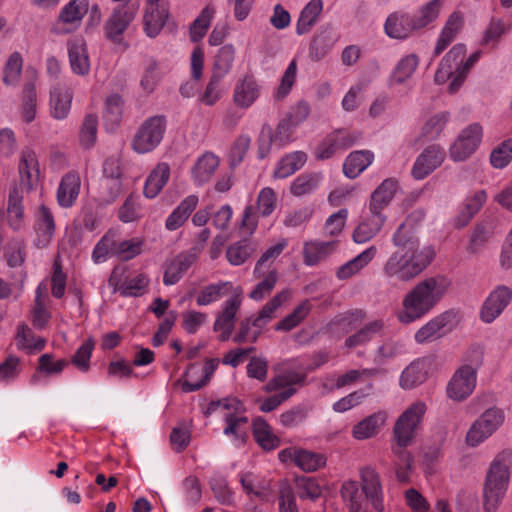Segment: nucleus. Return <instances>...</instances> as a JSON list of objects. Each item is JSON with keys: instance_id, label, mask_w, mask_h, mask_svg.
<instances>
[{"instance_id": "1", "label": "nucleus", "mask_w": 512, "mask_h": 512, "mask_svg": "<svg viewBox=\"0 0 512 512\" xmlns=\"http://www.w3.org/2000/svg\"><path fill=\"white\" fill-rule=\"evenodd\" d=\"M397 248L383 266L386 277L400 282H409L419 276L432 262L435 252L432 247L421 248L418 237L402 223L392 237Z\"/></svg>"}, {"instance_id": "2", "label": "nucleus", "mask_w": 512, "mask_h": 512, "mask_svg": "<svg viewBox=\"0 0 512 512\" xmlns=\"http://www.w3.org/2000/svg\"><path fill=\"white\" fill-rule=\"evenodd\" d=\"M450 286V281L441 275L418 282L403 298L402 309L397 319L402 324L419 320L432 310L442 299Z\"/></svg>"}, {"instance_id": "3", "label": "nucleus", "mask_w": 512, "mask_h": 512, "mask_svg": "<svg viewBox=\"0 0 512 512\" xmlns=\"http://www.w3.org/2000/svg\"><path fill=\"white\" fill-rule=\"evenodd\" d=\"M361 488L365 498L360 494L358 483L354 480L345 481L341 487V495L349 512H368L369 502L377 512L384 511V492L380 476L370 466L360 470Z\"/></svg>"}, {"instance_id": "4", "label": "nucleus", "mask_w": 512, "mask_h": 512, "mask_svg": "<svg viewBox=\"0 0 512 512\" xmlns=\"http://www.w3.org/2000/svg\"><path fill=\"white\" fill-rule=\"evenodd\" d=\"M512 454L499 453L491 462L486 473L483 488V509L485 512H495L502 502L510 482Z\"/></svg>"}, {"instance_id": "5", "label": "nucleus", "mask_w": 512, "mask_h": 512, "mask_svg": "<svg viewBox=\"0 0 512 512\" xmlns=\"http://www.w3.org/2000/svg\"><path fill=\"white\" fill-rule=\"evenodd\" d=\"M304 380V374L293 370L284 371L271 378L264 386V391L267 393L279 391V393L263 400L260 410L265 413L275 410L296 393L297 390L293 386L302 384Z\"/></svg>"}, {"instance_id": "6", "label": "nucleus", "mask_w": 512, "mask_h": 512, "mask_svg": "<svg viewBox=\"0 0 512 512\" xmlns=\"http://www.w3.org/2000/svg\"><path fill=\"white\" fill-rule=\"evenodd\" d=\"M427 411L423 401H416L408 406L397 418L393 427V439L402 448L412 445Z\"/></svg>"}, {"instance_id": "7", "label": "nucleus", "mask_w": 512, "mask_h": 512, "mask_svg": "<svg viewBox=\"0 0 512 512\" xmlns=\"http://www.w3.org/2000/svg\"><path fill=\"white\" fill-rule=\"evenodd\" d=\"M138 9V3L123 4L115 7L103 25L105 38L126 50L128 44L123 40V34L134 21Z\"/></svg>"}, {"instance_id": "8", "label": "nucleus", "mask_w": 512, "mask_h": 512, "mask_svg": "<svg viewBox=\"0 0 512 512\" xmlns=\"http://www.w3.org/2000/svg\"><path fill=\"white\" fill-rule=\"evenodd\" d=\"M166 124V118L163 115L152 116L145 120L134 136L133 149L138 153H147L155 149L163 139Z\"/></svg>"}, {"instance_id": "9", "label": "nucleus", "mask_w": 512, "mask_h": 512, "mask_svg": "<svg viewBox=\"0 0 512 512\" xmlns=\"http://www.w3.org/2000/svg\"><path fill=\"white\" fill-rule=\"evenodd\" d=\"M505 416L499 408H489L477 418L466 435L468 446H478L489 438L504 422Z\"/></svg>"}, {"instance_id": "10", "label": "nucleus", "mask_w": 512, "mask_h": 512, "mask_svg": "<svg viewBox=\"0 0 512 512\" xmlns=\"http://www.w3.org/2000/svg\"><path fill=\"white\" fill-rule=\"evenodd\" d=\"M476 369L463 365L456 370L447 384L446 394L453 401L461 402L467 399L476 387Z\"/></svg>"}, {"instance_id": "11", "label": "nucleus", "mask_w": 512, "mask_h": 512, "mask_svg": "<svg viewBox=\"0 0 512 512\" xmlns=\"http://www.w3.org/2000/svg\"><path fill=\"white\" fill-rule=\"evenodd\" d=\"M483 135L482 126L473 123L463 129L450 147V157L454 161H464L478 148Z\"/></svg>"}, {"instance_id": "12", "label": "nucleus", "mask_w": 512, "mask_h": 512, "mask_svg": "<svg viewBox=\"0 0 512 512\" xmlns=\"http://www.w3.org/2000/svg\"><path fill=\"white\" fill-rule=\"evenodd\" d=\"M88 5V0H70L60 11L53 31L57 34H67L76 30L88 11Z\"/></svg>"}, {"instance_id": "13", "label": "nucleus", "mask_w": 512, "mask_h": 512, "mask_svg": "<svg viewBox=\"0 0 512 512\" xmlns=\"http://www.w3.org/2000/svg\"><path fill=\"white\" fill-rule=\"evenodd\" d=\"M446 153L439 145L426 147L416 158L411 174L414 179L422 180L437 169L444 161Z\"/></svg>"}, {"instance_id": "14", "label": "nucleus", "mask_w": 512, "mask_h": 512, "mask_svg": "<svg viewBox=\"0 0 512 512\" xmlns=\"http://www.w3.org/2000/svg\"><path fill=\"white\" fill-rule=\"evenodd\" d=\"M512 298V290L505 286H497L485 300L481 309V319L485 323L493 322L507 307Z\"/></svg>"}, {"instance_id": "15", "label": "nucleus", "mask_w": 512, "mask_h": 512, "mask_svg": "<svg viewBox=\"0 0 512 512\" xmlns=\"http://www.w3.org/2000/svg\"><path fill=\"white\" fill-rule=\"evenodd\" d=\"M384 30L390 38L404 40L419 30V28L413 15L404 12H394L387 17Z\"/></svg>"}, {"instance_id": "16", "label": "nucleus", "mask_w": 512, "mask_h": 512, "mask_svg": "<svg viewBox=\"0 0 512 512\" xmlns=\"http://www.w3.org/2000/svg\"><path fill=\"white\" fill-rule=\"evenodd\" d=\"M241 306V298L233 296L223 304L222 311L217 315L213 329L220 332L219 340L227 341L234 329L236 314Z\"/></svg>"}, {"instance_id": "17", "label": "nucleus", "mask_w": 512, "mask_h": 512, "mask_svg": "<svg viewBox=\"0 0 512 512\" xmlns=\"http://www.w3.org/2000/svg\"><path fill=\"white\" fill-rule=\"evenodd\" d=\"M34 230L36 246L39 248L47 247L55 233V221L52 212L45 205H41L36 213Z\"/></svg>"}, {"instance_id": "18", "label": "nucleus", "mask_w": 512, "mask_h": 512, "mask_svg": "<svg viewBox=\"0 0 512 512\" xmlns=\"http://www.w3.org/2000/svg\"><path fill=\"white\" fill-rule=\"evenodd\" d=\"M279 459L282 462L292 457L295 464L304 471H315L326 462V457L314 450H281Z\"/></svg>"}, {"instance_id": "19", "label": "nucleus", "mask_w": 512, "mask_h": 512, "mask_svg": "<svg viewBox=\"0 0 512 512\" xmlns=\"http://www.w3.org/2000/svg\"><path fill=\"white\" fill-rule=\"evenodd\" d=\"M69 62L73 73L85 76L90 72L87 46L82 38H74L67 43Z\"/></svg>"}, {"instance_id": "20", "label": "nucleus", "mask_w": 512, "mask_h": 512, "mask_svg": "<svg viewBox=\"0 0 512 512\" xmlns=\"http://www.w3.org/2000/svg\"><path fill=\"white\" fill-rule=\"evenodd\" d=\"M260 86L253 75H245L236 84L233 92L234 103L241 108H249L259 97Z\"/></svg>"}, {"instance_id": "21", "label": "nucleus", "mask_w": 512, "mask_h": 512, "mask_svg": "<svg viewBox=\"0 0 512 512\" xmlns=\"http://www.w3.org/2000/svg\"><path fill=\"white\" fill-rule=\"evenodd\" d=\"M197 253L193 250L178 254L168 265L164 273L163 282L165 285L176 284L191 265L196 261Z\"/></svg>"}, {"instance_id": "22", "label": "nucleus", "mask_w": 512, "mask_h": 512, "mask_svg": "<svg viewBox=\"0 0 512 512\" xmlns=\"http://www.w3.org/2000/svg\"><path fill=\"white\" fill-rule=\"evenodd\" d=\"M72 102V92L64 84H55L50 92L51 114L55 119L62 120L67 117Z\"/></svg>"}, {"instance_id": "23", "label": "nucleus", "mask_w": 512, "mask_h": 512, "mask_svg": "<svg viewBox=\"0 0 512 512\" xmlns=\"http://www.w3.org/2000/svg\"><path fill=\"white\" fill-rule=\"evenodd\" d=\"M450 319L451 315L449 313L434 317L415 333V341L423 344L441 338L446 333V327Z\"/></svg>"}, {"instance_id": "24", "label": "nucleus", "mask_w": 512, "mask_h": 512, "mask_svg": "<svg viewBox=\"0 0 512 512\" xmlns=\"http://www.w3.org/2000/svg\"><path fill=\"white\" fill-rule=\"evenodd\" d=\"M387 413L385 411L375 412L357 423L352 430L354 438L365 440L376 436L385 425Z\"/></svg>"}, {"instance_id": "25", "label": "nucleus", "mask_w": 512, "mask_h": 512, "mask_svg": "<svg viewBox=\"0 0 512 512\" xmlns=\"http://www.w3.org/2000/svg\"><path fill=\"white\" fill-rule=\"evenodd\" d=\"M397 181L393 178L385 179L371 194L370 213L383 214L382 211L389 205L397 190Z\"/></svg>"}, {"instance_id": "26", "label": "nucleus", "mask_w": 512, "mask_h": 512, "mask_svg": "<svg viewBox=\"0 0 512 512\" xmlns=\"http://www.w3.org/2000/svg\"><path fill=\"white\" fill-rule=\"evenodd\" d=\"M19 174L21 185L27 190H31L38 182L40 175L38 161L32 150L26 149L22 151L19 163Z\"/></svg>"}, {"instance_id": "27", "label": "nucleus", "mask_w": 512, "mask_h": 512, "mask_svg": "<svg viewBox=\"0 0 512 512\" xmlns=\"http://www.w3.org/2000/svg\"><path fill=\"white\" fill-rule=\"evenodd\" d=\"M429 362L422 358L410 363L401 374L400 385L404 389L415 388L427 380Z\"/></svg>"}, {"instance_id": "28", "label": "nucleus", "mask_w": 512, "mask_h": 512, "mask_svg": "<svg viewBox=\"0 0 512 512\" xmlns=\"http://www.w3.org/2000/svg\"><path fill=\"white\" fill-rule=\"evenodd\" d=\"M385 221V215L370 213V216L365 218L355 228L353 232V240L356 243H365L371 240L381 231Z\"/></svg>"}, {"instance_id": "29", "label": "nucleus", "mask_w": 512, "mask_h": 512, "mask_svg": "<svg viewBox=\"0 0 512 512\" xmlns=\"http://www.w3.org/2000/svg\"><path fill=\"white\" fill-rule=\"evenodd\" d=\"M198 202L199 198L196 195H189L183 199L166 219V228L170 231L180 228L195 210Z\"/></svg>"}, {"instance_id": "30", "label": "nucleus", "mask_w": 512, "mask_h": 512, "mask_svg": "<svg viewBox=\"0 0 512 512\" xmlns=\"http://www.w3.org/2000/svg\"><path fill=\"white\" fill-rule=\"evenodd\" d=\"M337 247V241H310L304 244V263L309 266L318 264L331 255Z\"/></svg>"}, {"instance_id": "31", "label": "nucleus", "mask_w": 512, "mask_h": 512, "mask_svg": "<svg viewBox=\"0 0 512 512\" xmlns=\"http://www.w3.org/2000/svg\"><path fill=\"white\" fill-rule=\"evenodd\" d=\"M80 191V178L75 173H67L61 179L57 200L62 207H71Z\"/></svg>"}, {"instance_id": "32", "label": "nucleus", "mask_w": 512, "mask_h": 512, "mask_svg": "<svg viewBox=\"0 0 512 512\" xmlns=\"http://www.w3.org/2000/svg\"><path fill=\"white\" fill-rule=\"evenodd\" d=\"M376 253V247L370 246L355 258L340 266L336 273L337 278L344 280L354 276L374 259Z\"/></svg>"}, {"instance_id": "33", "label": "nucleus", "mask_w": 512, "mask_h": 512, "mask_svg": "<svg viewBox=\"0 0 512 512\" xmlns=\"http://www.w3.org/2000/svg\"><path fill=\"white\" fill-rule=\"evenodd\" d=\"M486 199L487 194L484 190L477 191L472 197L467 198L464 207L454 219V226L456 228L465 227L482 208Z\"/></svg>"}, {"instance_id": "34", "label": "nucleus", "mask_w": 512, "mask_h": 512, "mask_svg": "<svg viewBox=\"0 0 512 512\" xmlns=\"http://www.w3.org/2000/svg\"><path fill=\"white\" fill-rule=\"evenodd\" d=\"M373 159L374 155L369 150L353 151L343 164V172L349 178H356L372 163Z\"/></svg>"}, {"instance_id": "35", "label": "nucleus", "mask_w": 512, "mask_h": 512, "mask_svg": "<svg viewBox=\"0 0 512 512\" xmlns=\"http://www.w3.org/2000/svg\"><path fill=\"white\" fill-rule=\"evenodd\" d=\"M291 290L284 289L278 292L270 301H268L259 311L258 316L253 319L252 325L257 328H262L273 317L277 309H279L285 302L291 298Z\"/></svg>"}, {"instance_id": "36", "label": "nucleus", "mask_w": 512, "mask_h": 512, "mask_svg": "<svg viewBox=\"0 0 512 512\" xmlns=\"http://www.w3.org/2000/svg\"><path fill=\"white\" fill-rule=\"evenodd\" d=\"M170 177V169L166 163L158 164L148 176L145 186L144 195L147 198L156 197L163 187L167 184Z\"/></svg>"}, {"instance_id": "37", "label": "nucleus", "mask_w": 512, "mask_h": 512, "mask_svg": "<svg viewBox=\"0 0 512 512\" xmlns=\"http://www.w3.org/2000/svg\"><path fill=\"white\" fill-rule=\"evenodd\" d=\"M235 47L232 44H226L218 49L214 56L211 75L224 78L230 73L235 60Z\"/></svg>"}, {"instance_id": "38", "label": "nucleus", "mask_w": 512, "mask_h": 512, "mask_svg": "<svg viewBox=\"0 0 512 512\" xmlns=\"http://www.w3.org/2000/svg\"><path fill=\"white\" fill-rule=\"evenodd\" d=\"M323 9L322 0L309 1L300 13L296 24V32L299 35L306 34L315 25Z\"/></svg>"}, {"instance_id": "39", "label": "nucleus", "mask_w": 512, "mask_h": 512, "mask_svg": "<svg viewBox=\"0 0 512 512\" xmlns=\"http://www.w3.org/2000/svg\"><path fill=\"white\" fill-rule=\"evenodd\" d=\"M219 166V159L213 153L203 154L196 162L192 174L195 182L202 185L210 180Z\"/></svg>"}, {"instance_id": "40", "label": "nucleus", "mask_w": 512, "mask_h": 512, "mask_svg": "<svg viewBox=\"0 0 512 512\" xmlns=\"http://www.w3.org/2000/svg\"><path fill=\"white\" fill-rule=\"evenodd\" d=\"M253 435L261 448H277L281 440L276 436L270 425L261 417H257L252 423Z\"/></svg>"}, {"instance_id": "41", "label": "nucleus", "mask_w": 512, "mask_h": 512, "mask_svg": "<svg viewBox=\"0 0 512 512\" xmlns=\"http://www.w3.org/2000/svg\"><path fill=\"white\" fill-rule=\"evenodd\" d=\"M462 26V17L458 12H453L444 28L442 29V32L440 34V37L437 41L434 54L435 56L440 55L447 46L454 40L456 34L459 32L460 28Z\"/></svg>"}, {"instance_id": "42", "label": "nucleus", "mask_w": 512, "mask_h": 512, "mask_svg": "<svg viewBox=\"0 0 512 512\" xmlns=\"http://www.w3.org/2000/svg\"><path fill=\"white\" fill-rule=\"evenodd\" d=\"M166 15L159 9L158 4L147 3L143 16L144 30L149 37L159 34L165 24Z\"/></svg>"}, {"instance_id": "43", "label": "nucleus", "mask_w": 512, "mask_h": 512, "mask_svg": "<svg viewBox=\"0 0 512 512\" xmlns=\"http://www.w3.org/2000/svg\"><path fill=\"white\" fill-rule=\"evenodd\" d=\"M256 251V246L248 239L237 241L226 250V258L231 265L239 266L246 262Z\"/></svg>"}, {"instance_id": "44", "label": "nucleus", "mask_w": 512, "mask_h": 512, "mask_svg": "<svg viewBox=\"0 0 512 512\" xmlns=\"http://www.w3.org/2000/svg\"><path fill=\"white\" fill-rule=\"evenodd\" d=\"M16 339L18 348L29 354L43 350L46 345V339L36 336L25 324L18 327Z\"/></svg>"}, {"instance_id": "45", "label": "nucleus", "mask_w": 512, "mask_h": 512, "mask_svg": "<svg viewBox=\"0 0 512 512\" xmlns=\"http://www.w3.org/2000/svg\"><path fill=\"white\" fill-rule=\"evenodd\" d=\"M307 155L302 151H295L283 157L274 171L276 178H286L299 169L306 163Z\"/></svg>"}, {"instance_id": "46", "label": "nucleus", "mask_w": 512, "mask_h": 512, "mask_svg": "<svg viewBox=\"0 0 512 512\" xmlns=\"http://www.w3.org/2000/svg\"><path fill=\"white\" fill-rule=\"evenodd\" d=\"M419 65V57L416 54H408L401 58L396 64L391 81L395 84H403L412 77Z\"/></svg>"}, {"instance_id": "47", "label": "nucleus", "mask_w": 512, "mask_h": 512, "mask_svg": "<svg viewBox=\"0 0 512 512\" xmlns=\"http://www.w3.org/2000/svg\"><path fill=\"white\" fill-rule=\"evenodd\" d=\"M312 305L309 300L302 301L294 310L278 322L274 329L276 331L288 332L297 327L310 313Z\"/></svg>"}, {"instance_id": "48", "label": "nucleus", "mask_w": 512, "mask_h": 512, "mask_svg": "<svg viewBox=\"0 0 512 512\" xmlns=\"http://www.w3.org/2000/svg\"><path fill=\"white\" fill-rule=\"evenodd\" d=\"M7 221L14 231H19L24 226V209L22 197L14 189L10 195L7 206Z\"/></svg>"}, {"instance_id": "49", "label": "nucleus", "mask_w": 512, "mask_h": 512, "mask_svg": "<svg viewBox=\"0 0 512 512\" xmlns=\"http://www.w3.org/2000/svg\"><path fill=\"white\" fill-rule=\"evenodd\" d=\"M231 287L232 284L230 282L222 281L207 285L200 290L196 298V303L198 306H206L216 302L227 295Z\"/></svg>"}, {"instance_id": "50", "label": "nucleus", "mask_w": 512, "mask_h": 512, "mask_svg": "<svg viewBox=\"0 0 512 512\" xmlns=\"http://www.w3.org/2000/svg\"><path fill=\"white\" fill-rule=\"evenodd\" d=\"M384 327V322L382 320H375L368 324H366L361 330L357 333L349 336L345 340V345L349 348H354L360 345H363L370 341L372 337L380 332Z\"/></svg>"}, {"instance_id": "51", "label": "nucleus", "mask_w": 512, "mask_h": 512, "mask_svg": "<svg viewBox=\"0 0 512 512\" xmlns=\"http://www.w3.org/2000/svg\"><path fill=\"white\" fill-rule=\"evenodd\" d=\"M149 279L145 274H138L125 279L117 288L124 297H138L145 293Z\"/></svg>"}, {"instance_id": "52", "label": "nucleus", "mask_w": 512, "mask_h": 512, "mask_svg": "<svg viewBox=\"0 0 512 512\" xmlns=\"http://www.w3.org/2000/svg\"><path fill=\"white\" fill-rule=\"evenodd\" d=\"M214 13L215 10L213 7L206 6L194 20L190 26V38L193 42H198L205 36Z\"/></svg>"}, {"instance_id": "53", "label": "nucleus", "mask_w": 512, "mask_h": 512, "mask_svg": "<svg viewBox=\"0 0 512 512\" xmlns=\"http://www.w3.org/2000/svg\"><path fill=\"white\" fill-rule=\"evenodd\" d=\"M494 230V223L490 219H486L478 223L470 238L469 249L475 253L480 247H482L488 239L492 236Z\"/></svg>"}, {"instance_id": "54", "label": "nucleus", "mask_w": 512, "mask_h": 512, "mask_svg": "<svg viewBox=\"0 0 512 512\" xmlns=\"http://www.w3.org/2000/svg\"><path fill=\"white\" fill-rule=\"evenodd\" d=\"M226 427L224 434L227 436L233 435L236 439H240L244 443L247 437V424L248 418L246 416H236L234 413H227L224 417Z\"/></svg>"}, {"instance_id": "55", "label": "nucleus", "mask_w": 512, "mask_h": 512, "mask_svg": "<svg viewBox=\"0 0 512 512\" xmlns=\"http://www.w3.org/2000/svg\"><path fill=\"white\" fill-rule=\"evenodd\" d=\"M442 6L443 0H431L420 7L418 14L413 15L419 30L428 26L438 18Z\"/></svg>"}, {"instance_id": "56", "label": "nucleus", "mask_w": 512, "mask_h": 512, "mask_svg": "<svg viewBox=\"0 0 512 512\" xmlns=\"http://www.w3.org/2000/svg\"><path fill=\"white\" fill-rule=\"evenodd\" d=\"M319 180L318 174H301L292 183L290 192L298 197L310 194L317 188Z\"/></svg>"}, {"instance_id": "57", "label": "nucleus", "mask_w": 512, "mask_h": 512, "mask_svg": "<svg viewBox=\"0 0 512 512\" xmlns=\"http://www.w3.org/2000/svg\"><path fill=\"white\" fill-rule=\"evenodd\" d=\"M22 371L21 360L15 355H9L0 363V382L11 383L15 381Z\"/></svg>"}, {"instance_id": "58", "label": "nucleus", "mask_w": 512, "mask_h": 512, "mask_svg": "<svg viewBox=\"0 0 512 512\" xmlns=\"http://www.w3.org/2000/svg\"><path fill=\"white\" fill-rule=\"evenodd\" d=\"M116 232L109 230L96 244L92 252V259L95 263H101L106 260L108 255L114 256V238Z\"/></svg>"}, {"instance_id": "59", "label": "nucleus", "mask_w": 512, "mask_h": 512, "mask_svg": "<svg viewBox=\"0 0 512 512\" xmlns=\"http://www.w3.org/2000/svg\"><path fill=\"white\" fill-rule=\"evenodd\" d=\"M142 242L137 239L117 241L114 238V256L122 261L130 260L141 253Z\"/></svg>"}, {"instance_id": "60", "label": "nucleus", "mask_w": 512, "mask_h": 512, "mask_svg": "<svg viewBox=\"0 0 512 512\" xmlns=\"http://www.w3.org/2000/svg\"><path fill=\"white\" fill-rule=\"evenodd\" d=\"M94 340H86L75 352L71 363L80 371L87 372L90 369V359L94 349Z\"/></svg>"}, {"instance_id": "61", "label": "nucleus", "mask_w": 512, "mask_h": 512, "mask_svg": "<svg viewBox=\"0 0 512 512\" xmlns=\"http://www.w3.org/2000/svg\"><path fill=\"white\" fill-rule=\"evenodd\" d=\"M97 126V117L93 114L86 115L80 130V143L84 148H91L95 144Z\"/></svg>"}, {"instance_id": "62", "label": "nucleus", "mask_w": 512, "mask_h": 512, "mask_svg": "<svg viewBox=\"0 0 512 512\" xmlns=\"http://www.w3.org/2000/svg\"><path fill=\"white\" fill-rule=\"evenodd\" d=\"M67 365V360H55V356L52 353H45L42 354L38 359L37 370L46 375H58Z\"/></svg>"}, {"instance_id": "63", "label": "nucleus", "mask_w": 512, "mask_h": 512, "mask_svg": "<svg viewBox=\"0 0 512 512\" xmlns=\"http://www.w3.org/2000/svg\"><path fill=\"white\" fill-rule=\"evenodd\" d=\"M512 160V139L503 141L490 155V162L493 167L502 169Z\"/></svg>"}, {"instance_id": "64", "label": "nucleus", "mask_w": 512, "mask_h": 512, "mask_svg": "<svg viewBox=\"0 0 512 512\" xmlns=\"http://www.w3.org/2000/svg\"><path fill=\"white\" fill-rule=\"evenodd\" d=\"M122 116V99L114 94L107 98L104 108V120L111 124L112 128L119 124Z\"/></svg>"}]
</instances>
